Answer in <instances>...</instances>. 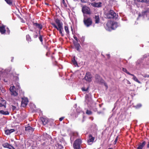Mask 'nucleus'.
<instances>
[{"instance_id": "1", "label": "nucleus", "mask_w": 149, "mask_h": 149, "mask_svg": "<svg viewBox=\"0 0 149 149\" xmlns=\"http://www.w3.org/2000/svg\"><path fill=\"white\" fill-rule=\"evenodd\" d=\"M55 22L56 23L58 26L54 23H52L51 24L53 26L58 30L59 32L63 31V24L58 19H56L55 20Z\"/></svg>"}, {"instance_id": "2", "label": "nucleus", "mask_w": 149, "mask_h": 149, "mask_svg": "<svg viewBox=\"0 0 149 149\" xmlns=\"http://www.w3.org/2000/svg\"><path fill=\"white\" fill-rule=\"evenodd\" d=\"M81 143V141L80 139H77L73 143V146L74 149H80V145Z\"/></svg>"}, {"instance_id": "3", "label": "nucleus", "mask_w": 149, "mask_h": 149, "mask_svg": "<svg viewBox=\"0 0 149 149\" xmlns=\"http://www.w3.org/2000/svg\"><path fill=\"white\" fill-rule=\"evenodd\" d=\"M85 26L87 27H89L91 26L92 23V20L90 18H84L83 20Z\"/></svg>"}, {"instance_id": "4", "label": "nucleus", "mask_w": 149, "mask_h": 149, "mask_svg": "<svg viewBox=\"0 0 149 149\" xmlns=\"http://www.w3.org/2000/svg\"><path fill=\"white\" fill-rule=\"evenodd\" d=\"M106 17L108 18H113L116 17V14L112 10H111L105 14Z\"/></svg>"}, {"instance_id": "5", "label": "nucleus", "mask_w": 149, "mask_h": 149, "mask_svg": "<svg viewBox=\"0 0 149 149\" xmlns=\"http://www.w3.org/2000/svg\"><path fill=\"white\" fill-rule=\"evenodd\" d=\"M112 24L113 22H108L105 26V29L109 31H111L112 29Z\"/></svg>"}, {"instance_id": "6", "label": "nucleus", "mask_w": 149, "mask_h": 149, "mask_svg": "<svg viewBox=\"0 0 149 149\" xmlns=\"http://www.w3.org/2000/svg\"><path fill=\"white\" fill-rule=\"evenodd\" d=\"M92 77L89 72H87L84 77L85 80L88 82H90L92 81Z\"/></svg>"}, {"instance_id": "7", "label": "nucleus", "mask_w": 149, "mask_h": 149, "mask_svg": "<svg viewBox=\"0 0 149 149\" xmlns=\"http://www.w3.org/2000/svg\"><path fill=\"white\" fill-rule=\"evenodd\" d=\"M9 90L11 92L10 93L11 95L15 96L17 95V93L15 91V86L10 87Z\"/></svg>"}, {"instance_id": "8", "label": "nucleus", "mask_w": 149, "mask_h": 149, "mask_svg": "<svg viewBox=\"0 0 149 149\" xmlns=\"http://www.w3.org/2000/svg\"><path fill=\"white\" fill-rule=\"evenodd\" d=\"M82 11L84 13L89 14H90V9L87 6H84L82 7Z\"/></svg>"}, {"instance_id": "9", "label": "nucleus", "mask_w": 149, "mask_h": 149, "mask_svg": "<svg viewBox=\"0 0 149 149\" xmlns=\"http://www.w3.org/2000/svg\"><path fill=\"white\" fill-rule=\"evenodd\" d=\"M28 99L26 97H23L22 98L21 105L22 107H24L26 106L28 104Z\"/></svg>"}, {"instance_id": "10", "label": "nucleus", "mask_w": 149, "mask_h": 149, "mask_svg": "<svg viewBox=\"0 0 149 149\" xmlns=\"http://www.w3.org/2000/svg\"><path fill=\"white\" fill-rule=\"evenodd\" d=\"M94 139L95 138L93 137L91 134H90L89 135L88 139L87 141L89 145L91 144L94 141Z\"/></svg>"}, {"instance_id": "11", "label": "nucleus", "mask_w": 149, "mask_h": 149, "mask_svg": "<svg viewBox=\"0 0 149 149\" xmlns=\"http://www.w3.org/2000/svg\"><path fill=\"white\" fill-rule=\"evenodd\" d=\"M33 25L35 29H38L39 30H41L42 28V25L40 24H39L37 23H33Z\"/></svg>"}, {"instance_id": "12", "label": "nucleus", "mask_w": 149, "mask_h": 149, "mask_svg": "<svg viewBox=\"0 0 149 149\" xmlns=\"http://www.w3.org/2000/svg\"><path fill=\"white\" fill-rule=\"evenodd\" d=\"M73 42L74 46L75 47L77 51L79 52H80V48L81 47V46L80 44L78 43V42H77L74 41Z\"/></svg>"}, {"instance_id": "13", "label": "nucleus", "mask_w": 149, "mask_h": 149, "mask_svg": "<svg viewBox=\"0 0 149 149\" xmlns=\"http://www.w3.org/2000/svg\"><path fill=\"white\" fill-rule=\"evenodd\" d=\"M6 102L3 99L1 98L0 100V107H4L5 108L6 107Z\"/></svg>"}, {"instance_id": "14", "label": "nucleus", "mask_w": 149, "mask_h": 149, "mask_svg": "<svg viewBox=\"0 0 149 149\" xmlns=\"http://www.w3.org/2000/svg\"><path fill=\"white\" fill-rule=\"evenodd\" d=\"M85 101L87 104L89 105L93 103L92 99L91 98H89L87 95L86 96Z\"/></svg>"}, {"instance_id": "15", "label": "nucleus", "mask_w": 149, "mask_h": 149, "mask_svg": "<svg viewBox=\"0 0 149 149\" xmlns=\"http://www.w3.org/2000/svg\"><path fill=\"white\" fill-rule=\"evenodd\" d=\"M96 81L97 83H103V80L99 75H97L95 76Z\"/></svg>"}, {"instance_id": "16", "label": "nucleus", "mask_w": 149, "mask_h": 149, "mask_svg": "<svg viewBox=\"0 0 149 149\" xmlns=\"http://www.w3.org/2000/svg\"><path fill=\"white\" fill-rule=\"evenodd\" d=\"M101 2L94 3H91V5L95 7H100L101 6Z\"/></svg>"}, {"instance_id": "17", "label": "nucleus", "mask_w": 149, "mask_h": 149, "mask_svg": "<svg viewBox=\"0 0 149 149\" xmlns=\"http://www.w3.org/2000/svg\"><path fill=\"white\" fill-rule=\"evenodd\" d=\"M94 18L95 19V23L98 24L99 23L100 19L99 15H95Z\"/></svg>"}, {"instance_id": "18", "label": "nucleus", "mask_w": 149, "mask_h": 149, "mask_svg": "<svg viewBox=\"0 0 149 149\" xmlns=\"http://www.w3.org/2000/svg\"><path fill=\"white\" fill-rule=\"evenodd\" d=\"M146 142L145 141H143L141 143H140L137 148L136 149H142L144 146L145 145Z\"/></svg>"}, {"instance_id": "19", "label": "nucleus", "mask_w": 149, "mask_h": 149, "mask_svg": "<svg viewBox=\"0 0 149 149\" xmlns=\"http://www.w3.org/2000/svg\"><path fill=\"white\" fill-rule=\"evenodd\" d=\"M6 31L5 26H0V31L2 34H4Z\"/></svg>"}, {"instance_id": "20", "label": "nucleus", "mask_w": 149, "mask_h": 149, "mask_svg": "<svg viewBox=\"0 0 149 149\" xmlns=\"http://www.w3.org/2000/svg\"><path fill=\"white\" fill-rule=\"evenodd\" d=\"M40 119L42 122L43 124L44 125H46L48 122V120L47 119L44 118H41Z\"/></svg>"}, {"instance_id": "21", "label": "nucleus", "mask_w": 149, "mask_h": 149, "mask_svg": "<svg viewBox=\"0 0 149 149\" xmlns=\"http://www.w3.org/2000/svg\"><path fill=\"white\" fill-rule=\"evenodd\" d=\"M3 146L5 148H7L10 149L11 145H10L8 143H5L2 144Z\"/></svg>"}, {"instance_id": "22", "label": "nucleus", "mask_w": 149, "mask_h": 149, "mask_svg": "<svg viewBox=\"0 0 149 149\" xmlns=\"http://www.w3.org/2000/svg\"><path fill=\"white\" fill-rule=\"evenodd\" d=\"M130 75L132 76L133 77L132 79L134 81L139 84H141V82L138 80L137 77L135 76L134 74H132V75Z\"/></svg>"}, {"instance_id": "23", "label": "nucleus", "mask_w": 149, "mask_h": 149, "mask_svg": "<svg viewBox=\"0 0 149 149\" xmlns=\"http://www.w3.org/2000/svg\"><path fill=\"white\" fill-rule=\"evenodd\" d=\"M118 26V23L117 22H113L112 29H114L117 27Z\"/></svg>"}, {"instance_id": "24", "label": "nucleus", "mask_w": 149, "mask_h": 149, "mask_svg": "<svg viewBox=\"0 0 149 149\" xmlns=\"http://www.w3.org/2000/svg\"><path fill=\"white\" fill-rule=\"evenodd\" d=\"M25 130L26 131H33V128L31 127L30 126H28L27 127H25Z\"/></svg>"}, {"instance_id": "25", "label": "nucleus", "mask_w": 149, "mask_h": 149, "mask_svg": "<svg viewBox=\"0 0 149 149\" xmlns=\"http://www.w3.org/2000/svg\"><path fill=\"white\" fill-rule=\"evenodd\" d=\"M0 113L4 115H8L9 114V113L8 111H5L3 110L0 111Z\"/></svg>"}, {"instance_id": "26", "label": "nucleus", "mask_w": 149, "mask_h": 149, "mask_svg": "<svg viewBox=\"0 0 149 149\" xmlns=\"http://www.w3.org/2000/svg\"><path fill=\"white\" fill-rule=\"evenodd\" d=\"M6 2L10 5H12L13 1L12 0H5Z\"/></svg>"}, {"instance_id": "27", "label": "nucleus", "mask_w": 149, "mask_h": 149, "mask_svg": "<svg viewBox=\"0 0 149 149\" xmlns=\"http://www.w3.org/2000/svg\"><path fill=\"white\" fill-rule=\"evenodd\" d=\"M65 30L67 34L69 33V31L68 29V27L67 26H64Z\"/></svg>"}, {"instance_id": "28", "label": "nucleus", "mask_w": 149, "mask_h": 149, "mask_svg": "<svg viewBox=\"0 0 149 149\" xmlns=\"http://www.w3.org/2000/svg\"><path fill=\"white\" fill-rule=\"evenodd\" d=\"M72 62L74 65L76 66L77 65V62L76 61L74 58L72 60Z\"/></svg>"}, {"instance_id": "29", "label": "nucleus", "mask_w": 149, "mask_h": 149, "mask_svg": "<svg viewBox=\"0 0 149 149\" xmlns=\"http://www.w3.org/2000/svg\"><path fill=\"white\" fill-rule=\"evenodd\" d=\"M123 70L124 72H126L127 74H128L130 75H132V74L130 73V72H129L127 70V69L125 68H123Z\"/></svg>"}, {"instance_id": "30", "label": "nucleus", "mask_w": 149, "mask_h": 149, "mask_svg": "<svg viewBox=\"0 0 149 149\" xmlns=\"http://www.w3.org/2000/svg\"><path fill=\"white\" fill-rule=\"evenodd\" d=\"M149 10H148L147 11H145L144 12H143L142 13V15H143L144 16H145V15H146V16L148 13H149Z\"/></svg>"}, {"instance_id": "31", "label": "nucleus", "mask_w": 149, "mask_h": 149, "mask_svg": "<svg viewBox=\"0 0 149 149\" xmlns=\"http://www.w3.org/2000/svg\"><path fill=\"white\" fill-rule=\"evenodd\" d=\"M26 40L29 41H31V38L30 36L29 35H27L26 36Z\"/></svg>"}, {"instance_id": "32", "label": "nucleus", "mask_w": 149, "mask_h": 149, "mask_svg": "<svg viewBox=\"0 0 149 149\" xmlns=\"http://www.w3.org/2000/svg\"><path fill=\"white\" fill-rule=\"evenodd\" d=\"M89 88L88 87L87 88H86L85 87H82L81 88V89L83 91H86L87 92Z\"/></svg>"}, {"instance_id": "33", "label": "nucleus", "mask_w": 149, "mask_h": 149, "mask_svg": "<svg viewBox=\"0 0 149 149\" xmlns=\"http://www.w3.org/2000/svg\"><path fill=\"white\" fill-rule=\"evenodd\" d=\"M137 1L141 2H148L149 0H137Z\"/></svg>"}, {"instance_id": "34", "label": "nucleus", "mask_w": 149, "mask_h": 149, "mask_svg": "<svg viewBox=\"0 0 149 149\" xmlns=\"http://www.w3.org/2000/svg\"><path fill=\"white\" fill-rule=\"evenodd\" d=\"M86 113L88 115H91L92 114V112L91 111L88 110H86Z\"/></svg>"}, {"instance_id": "35", "label": "nucleus", "mask_w": 149, "mask_h": 149, "mask_svg": "<svg viewBox=\"0 0 149 149\" xmlns=\"http://www.w3.org/2000/svg\"><path fill=\"white\" fill-rule=\"evenodd\" d=\"M61 4H63V6H66V3H65L64 0H61Z\"/></svg>"}, {"instance_id": "36", "label": "nucleus", "mask_w": 149, "mask_h": 149, "mask_svg": "<svg viewBox=\"0 0 149 149\" xmlns=\"http://www.w3.org/2000/svg\"><path fill=\"white\" fill-rule=\"evenodd\" d=\"M42 36L41 35H40V36H39V39L42 42Z\"/></svg>"}, {"instance_id": "37", "label": "nucleus", "mask_w": 149, "mask_h": 149, "mask_svg": "<svg viewBox=\"0 0 149 149\" xmlns=\"http://www.w3.org/2000/svg\"><path fill=\"white\" fill-rule=\"evenodd\" d=\"M5 133L6 134L8 135H9L10 134V132L9 131V130H6Z\"/></svg>"}, {"instance_id": "38", "label": "nucleus", "mask_w": 149, "mask_h": 149, "mask_svg": "<svg viewBox=\"0 0 149 149\" xmlns=\"http://www.w3.org/2000/svg\"><path fill=\"white\" fill-rule=\"evenodd\" d=\"M141 104H139L136 106V107L137 108H138L141 107Z\"/></svg>"}, {"instance_id": "39", "label": "nucleus", "mask_w": 149, "mask_h": 149, "mask_svg": "<svg viewBox=\"0 0 149 149\" xmlns=\"http://www.w3.org/2000/svg\"><path fill=\"white\" fill-rule=\"evenodd\" d=\"M9 131L10 133L11 134V133L14 132L15 131V130L13 129H11L10 130H9Z\"/></svg>"}, {"instance_id": "40", "label": "nucleus", "mask_w": 149, "mask_h": 149, "mask_svg": "<svg viewBox=\"0 0 149 149\" xmlns=\"http://www.w3.org/2000/svg\"><path fill=\"white\" fill-rule=\"evenodd\" d=\"M73 37H74V38L75 39V40H76V42H78V39L77 38V37L75 36H73Z\"/></svg>"}, {"instance_id": "41", "label": "nucleus", "mask_w": 149, "mask_h": 149, "mask_svg": "<svg viewBox=\"0 0 149 149\" xmlns=\"http://www.w3.org/2000/svg\"><path fill=\"white\" fill-rule=\"evenodd\" d=\"M118 137L117 136L116 139H115L114 142V144H115L116 143L117 141H118Z\"/></svg>"}, {"instance_id": "42", "label": "nucleus", "mask_w": 149, "mask_h": 149, "mask_svg": "<svg viewBox=\"0 0 149 149\" xmlns=\"http://www.w3.org/2000/svg\"><path fill=\"white\" fill-rule=\"evenodd\" d=\"M61 34V36H64V33H63V31L62 32H59Z\"/></svg>"}, {"instance_id": "43", "label": "nucleus", "mask_w": 149, "mask_h": 149, "mask_svg": "<svg viewBox=\"0 0 149 149\" xmlns=\"http://www.w3.org/2000/svg\"><path fill=\"white\" fill-rule=\"evenodd\" d=\"M81 1L82 3H86L87 0H80Z\"/></svg>"}, {"instance_id": "44", "label": "nucleus", "mask_w": 149, "mask_h": 149, "mask_svg": "<svg viewBox=\"0 0 149 149\" xmlns=\"http://www.w3.org/2000/svg\"><path fill=\"white\" fill-rule=\"evenodd\" d=\"M16 86L17 89H19L20 88V86H19V84L17 85Z\"/></svg>"}, {"instance_id": "45", "label": "nucleus", "mask_w": 149, "mask_h": 149, "mask_svg": "<svg viewBox=\"0 0 149 149\" xmlns=\"http://www.w3.org/2000/svg\"><path fill=\"white\" fill-rule=\"evenodd\" d=\"M64 118V117H62L59 118V120L60 121H62Z\"/></svg>"}, {"instance_id": "46", "label": "nucleus", "mask_w": 149, "mask_h": 149, "mask_svg": "<svg viewBox=\"0 0 149 149\" xmlns=\"http://www.w3.org/2000/svg\"><path fill=\"white\" fill-rule=\"evenodd\" d=\"M15 108L16 107L15 106H12V109L13 110H14Z\"/></svg>"}, {"instance_id": "47", "label": "nucleus", "mask_w": 149, "mask_h": 149, "mask_svg": "<svg viewBox=\"0 0 149 149\" xmlns=\"http://www.w3.org/2000/svg\"><path fill=\"white\" fill-rule=\"evenodd\" d=\"M147 147L148 148H149V141H148V144H147Z\"/></svg>"}, {"instance_id": "48", "label": "nucleus", "mask_w": 149, "mask_h": 149, "mask_svg": "<svg viewBox=\"0 0 149 149\" xmlns=\"http://www.w3.org/2000/svg\"><path fill=\"white\" fill-rule=\"evenodd\" d=\"M10 149H15L13 146H11V147L10 148Z\"/></svg>"}, {"instance_id": "49", "label": "nucleus", "mask_w": 149, "mask_h": 149, "mask_svg": "<svg viewBox=\"0 0 149 149\" xmlns=\"http://www.w3.org/2000/svg\"><path fill=\"white\" fill-rule=\"evenodd\" d=\"M127 83L129 84H131L130 82L128 80H127Z\"/></svg>"}, {"instance_id": "50", "label": "nucleus", "mask_w": 149, "mask_h": 149, "mask_svg": "<svg viewBox=\"0 0 149 149\" xmlns=\"http://www.w3.org/2000/svg\"><path fill=\"white\" fill-rule=\"evenodd\" d=\"M38 36V35H36L35 36H34V37L35 38H36Z\"/></svg>"}, {"instance_id": "51", "label": "nucleus", "mask_w": 149, "mask_h": 149, "mask_svg": "<svg viewBox=\"0 0 149 149\" xmlns=\"http://www.w3.org/2000/svg\"><path fill=\"white\" fill-rule=\"evenodd\" d=\"M104 85L106 87V88L107 89L108 88V86H107V84H104Z\"/></svg>"}, {"instance_id": "52", "label": "nucleus", "mask_w": 149, "mask_h": 149, "mask_svg": "<svg viewBox=\"0 0 149 149\" xmlns=\"http://www.w3.org/2000/svg\"><path fill=\"white\" fill-rule=\"evenodd\" d=\"M7 32L8 33V34H9V33H10V30H8L7 31Z\"/></svg>"}, {"instance_id": "53", "label": "nucleus", "mask_w": 149, "mask_h": 149, "mask_svg": "<svg viewBox=\"0 0 149 149\" xmlns=\"http://www.w3.org/2000/svg\"><path fill=\"white\" fill-rule=\"evenodd\" d=\"M39 36H40V35H40V30L39 31Z\"/></svg>"}, {"instance_id": "54", "label": "nucleus", "mask_w": 149, "mask_h": 149, "mask_svg": "<svg viewBox=\"0 0 149 149\" xmlns=\"http://www.w3.org/2000/svg\"><path fill=\"white\" fill-rule=\"evenodd\" d=\"M99 114H100V113H101V112H97Z\"/></svg>"}, {"instance_id": "55", "label": "nucleus", "mask_w": 149, "mask_h": 149, "mask_svg": "<svg viewBox=\"0 0 149 149\" xmlns=\"http://www.w3.org/2000/svg\"><path fill=\"white\" fill-rule=\"evenodd\" d=\"M108 149H113V148H109Z\"/></svg>"}, {"instance_id": "56", "label": "nucleus", "mask_w": 149, "mask_h": 149, "mask_svg": "<svg viewBox=\"0 0 149 149\" xmlns=\"http://www.w3.org/2000/svg\"><path fill=\"white\" fill-rule=\"evenodd\" d=\"M141 16V15L140 14H139V17H140Z\"/></svg>"}, {"instance_id": "57", "label": "nucleus", "mask_w": 149, "mask_h": 149, "mask_svg": "<svg viewBox=\"0 0 149 149\" xmlns=\"http://www.w3.org/2000/svg\"><path fill=\"white\" fill-rule=\"evenodd\" d=\"M71 30H72V31H73V29H72V27H71Z\"/></svg>"}, {"instance_id": "58", "label": "nucleus", "mask_w": 149, "mask_h": 149, "mask_svg": "<svg viewBox=\"0 0 149 149\" xmlns=\"http://www.w3.org/2000/svg\"><path fill=\"white\" fill-rule=\"evenodd\" d=\"M30 31H32V30H31V29H30Z\"/></svg>"}, {"instance_id": "59", "label": "nucleus", "mask_w": 149, "mask_h": 149, "mask_svg": "<svg viewBox=\"0 0 149 149\" xmlns=\"http://www.w3.org/2000/svg\"><path fill=\"white\" fill-rule=\"evenodd\" d=\"M12 58H13H13L12 57Z\"/></svg>"}, {"instance_id": "60", "label": "nucleus", "mask_w": 149, "mask_h": 149, "mask_svg": "<svg viewBox=\"0 0 149 149\" xmlns=\"http://www.w3.org/2000/svg\"><path fill=\"white\" fill-rule=\"evenodd\" d=\"M12 60H13V59H12V60H11V61H12Z\"/></svg>"}]
</instances>
